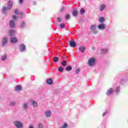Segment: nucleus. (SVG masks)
<instances>
[{
	"label": "nucleus",
	"mask_w": 128,
	"mask_h": 128,
	"mask_svg": "<svg viewBox=\"0 0 128 128\" xmlns=\"http://www.w3.org/2000/svg\"><path fill=\"white\" fill-rule=\"evenodd\" d=\"M11 42H17L18 38H11L10 39Z\"/></svg>",
	"instance_id": "13"
},
{
	"label": "nucleus",
	"mask_w": 128,
	"mask_h": 128,
	"mask_svg": "<svg viewBox=\"0 0 128 128\" xmlns=\"http://www.w3.org/2000/svg\"><path fill=\"white\" fill-rule=\"evenodd\" d=\"M58 22H62V18H58Z\"/></svg>",
	"instance_id": "38"
},
{
	"label": "nucleus",
	"mask_w": 128,
	"mask_h": 128,
	"mask_svg": "<svg viewBox=\"0 0 128 128\" xmlns=\"http://www.w3.org/2000/svg\"><path fill=\"white\" fill-rule=\"evenodd\" d=\"M66 60H63L62 62V65L63 66H66Z\"/></svg>",
	"instance_id": "22"
},
{
	"label": "nucleus",
	"mask_w": 128,
	"mask_h": 128,
	"mask_svg": "<svg viewBox=\"0 0 128 128\" xmlns=\"http://www.w3.org/2000/svg\"><path fill=\"white\" fill-rule=\"evenodd\" d=\"M46 82L48 84H52V78H49L47 80Z\"/></svg>",
	"instance_id": "19"
},
{
	"label": "nucleus",
	"mask_w": 128,
	"mask_h": 128,
	"mask_svg": "<svg viewBox=\"0 0 128 128\" xmlns=\"http://www.w3.org/2000/svg\"><path fill=\"white\" fill-rule=\"evenodd\" d=\"M45 116H46V118H50V116H52V112L50 111L49 110H48L46 112Z\"/></svg>",
	"instance_id": "8"
},
{
	"label": "nucleus",
	"mask_w": 128,
	"mask_h": 128,
	"mask_svg": "<svg viewBox=\"0 0 128 128\" xmlns=\"http://www.w3.org/2000/svg\"><path fill=\"white\" fill-rule=\"evenodd\" d=\"M120 87H117L116 88V92H120Z\"/></svg>",
	"instance_id": "35"
},
{
	"label": "nucleus",
	"mask_w": 128,
	"mask_h": 128,
	"mask_svg": "<svg viewBox=\"0 0 128 128\" xmlns=\"http://www.w3.org/2000/svg\"><path fill=\"white\" fill-rule=\"evenodd\" d=\"M53 60H54V62H58V58L54 57L53 58Z\"/></svg>",
	"instance_id": "24"
},
{
	"label": "nucleus",
	"mask_w": 128,
	"mask_h": 128,
	"mask_svg": "<svg viewBox=\"0 0 128 128\" xmlns=\"http://www.w3.org/2000/svg\"><path fill=\"white\" fill-rule=\"evenodd\" d=\"M16 34V31L14 30H10V36H14V34Z\"/></svg>",
	"instance_id": "17"
},
{
	"label": "nucleus",
	"mask_w": 128,
	"mask_h": 128,
	"mask_svg": "<svg viewBox=\"0 0 128 128\" xmlns=\"http://www.w3.org/2000/svg\"><path fill=\"white\" fill-rule=\"evenodd\" d=\"M23 24H24V22H23Z\"/></svg>",
	"instance_id": "44"
},
{
	"label": "nucleus",
	"mask_w": 128,
	"mask_h": 128,
	"mask_svg": "<svg viewBox=\"0 0 128 128\" xmlns=\"http://www.w3.org/2000/svg\"><path fill=\"white\" fill-rule=\"evenodd\" d=\"M58 72H64V68H62V67H59L58 68Z\"/></svg>",
	"instance_id": "29"
},
{
	"label": "nucleus",
	"mask_w": 128,
	"mask_h": 128,
	"mask_svg": "<svg viewBox=\"0 0 128 128\" xmlns=\"http://www.w3.org/2000/svg\"><path fill=\"white\" fill-rule=\"evenodd\" d=\"M29 128H34V126H30Z\"/></svg>",
	"instance_id": "42"
},
{
	"label": "nucleus",
	"mask_w": 128,
	"mask_h": 128,
	"mask_svg": "<svg viewBox=\"0 0 128 128\" xmlns=\"http://www.w3.org/2000/svg\"><path fill=\"white\" fill-rule=\"evenodd\" d=\"M10 28H14V26H16V25L14 24V20H11L10 22Z\"/></svg>",
	"instance_id": "10"
},
{
	"label": "nucleus",
	"mask_w": 128,
	"mask_h": 128,
	"mask_svg": "<svg viewBox=\"0 0 128 128\" xmlns=\"http://www.w3.org/2000/svg\"><path fill=\"white\" fill-rule=\"evenodd\" d=\"M90 29L92 32L94 34H96V25H92Z\"/></svg>",
	"instance_id": "3"
},
{
	"label": "nucleus",
	"mask_w": 128,
	"mask_h": 128,
	"mask_svg": "<svg viewBox=\"0 0 128 128\" xmlns=\"http://www.w3.org/2000/svg\"><path fill=\"white\" fill-rule=\"evenodd\" d=\"M80 72V68H78V69L76 70L75 72L76 74H79Z\"/></svg>",
	"instance_id": "31"
},
{
	"label": "nucleus",
	"mask_w": 128,
	"mask_h": 128,
	"mask_svg": "<svg viewBox=\"0 0 128 128\" xmlns=\"http://www.w3.org/2000/svg\"><path fill=\"white\" fill-rule=\"evenodd\" d=\"M104 18L102 17L99 19L100 22H104Z\"/></svg>",
	"instance_id": "26"
},
{
	"label": "nucleus",
	"mask_w": 128,
	"mask_h": 128,
	"mask_svg": "<svg viewBox=\"0 0 128 128\" xmlns=\"http://www.w3.org/2000/svg\"><path fill=\"white\" fill-rule=\"evenodd\" d=\"M106 114V112H104L102 114V116H104Z\"/></svg>",
	"instance_id": "41"
},
{
	"label": "nucleus",
	"mask_w": 128,
	"mask_h": 128,
	"mask_svg": "<svg viewBox=\"0 0 128 128\" xmlns=\"http://www.w3.org/2000/svg\"><path fill=\"white\" fill-rule=\"evenodd\" d=\"M68 128V124L64 123V126L61 128Z\"/></svg>",
	"instance_id": "30"
},
{
	"label": "nucleus",
	"mask_w": 128,
	"mask_h": 128,
	"mask_svg": "<svg viewBox=\"0 0 128 128\" xmlns=\"http://www.w3.org/2000/svg\"><path fill=\"white\" fill-rule=\"evenodd\" d=\"M12 8V1L10 0L7 6V10H10Z\"/></svg>",
	"instance_id": "4"
},
{
	"label": "nucleus",
	"mask_w": 128,
	"mask_h": 128,
	"mask_svg": "<svg viewBox=\"0 0 128 128\" xmlns=\"http://www.w3.org/2000/svg\"><path fill=\"white\" fill-rule=\"evenodd\" d=\"M26 46L24 44H21L20 45V51L21 52H24V50H26Z\"/></svg>",
	"instance_id": "6"
},
{
	"label": "nucleus",
	"mask_w": 128,
	"mask_h": 128,
	"mask_svg": "<svg viewBox=\"0 0 128 128\" xmlns=\"http://www.w3.org/2000/svg\"><path fill=\"white\" fill-rule=\"evenodd\" d=\"M24 108H28V105H26V104H24Z\"/></svg>",
	"instance_id": "39"
},
{
	"label": "nucleus",
	"mask_w": 128,
	"mask_h": 128,
	"mask_svg": "<svg viewBox=\"0 0 128 128\" xmlns=\"http://www.w3.org/2000/svg\"><path fill=\"white\" fill-rule=\"evenodd\" d=\"M32 106L34 108H36V106H38V102H36V101H33Z\"/></svg>",
	"instance_id": "23"
},
{
	"label": "nucleus",
	"mask_w": 128,
	"mask_h": 128,
	"mask_svg": "<svg viewBox=\"0 0 128 128\" xmlns=\"http://www.w3.org/2000/svg\"><path fill=\"white\" fill-rule=\"evenodd\" d=\"M72 70V68L70 66H67L65 68V70H66V72H70Z\"/></svg>",
	"instance_id": "14"
},
{
	"label": "nucleus",
	"mask_w": 128,
	"mask_h": 128,
	"mask_svg": "<svg viewBox=\"0 0 128 128\" xmlns=\"http://www.w3.org/2000/svg\"><path fill=\"white\" fill-rule=\"evenodd\" d=\"M15 90H17L18 92L20 90H22V86H17Z\"/></svg>",
	"instance_id": "20"
},
{
	"label": "nucleus",
	"mask_w": 128,
	"mask_h": 128,
	"mask_svg": "<svg viewBox=\"0 0 128 128\" xmlns=\"http://www.w3.org/2000/svg\"><path fill=\"white\" fill-rule=\"evenodd\" d=\"M70 18V15L68 14H66V16H65V18L66 20H68Z\"/></svg>",
	"instance_id": "28"
},
{
	"label": "nucleus",
	"mask_w": 128,
	"mask_h": 128,
	"mask_svg": "<svg viewBox=\"0 0 128 128\" xmlns=\"http://www.w3.org/2000/svg\"><path fill=\"white\" fill-rule=\"evenodd\" d=\"M104 8H106V6L104 5H102L100 6V10H101V12H102V10H104Z\"/></svg>",
	"instance_id": "25"
},
{
	"label": "nucleus",
	"mask_w": 128,
	"mask_h": 128,
	"mask_svg": "<svg viewBox=\"0 0 128 128\" xmlns=\"http://www.w3.org/2000/svg\"><path fill=\"white\" fill-rule=\"evenodd\" d=\"M44 126H42V124H38V128H42Z\"/></svg>",
	"instance_id": "34"
},
{
	"label": "nucleus",
	"mask_w": 128,
	"mask_h": 128,
	"mask_svg": "<svg viewBox=\"0 0 128 128\" xmlns=\"http://www.w3.org/2000/svg\"><path fill=\"white\" fill-rule=\"evenodd\" d=\"M112 92H114V89H112V88H110L107 90L106 94L107 96H110V94H112Z\"/></svg>",
	"instance_id": "7"
},
{
	"label": "nucleus",
	"mask_w": 128,
	"mask_h": 128,
	"mask_svg": "<svg viewBox=\"0 0 128 128\" xmlns=\"http://www.w3.org/2000/svg\"><path fill=\"white\" fill-rule=\"evenodd\" d=\"M94 50H96V48H94Z\"/></svg>",
	"instance_id": "43"
},
{
	"label": "nucleus",
	"mask_w": 128,
	"mask_h": 128,
	"mask_svg": "<svg viewBox=\"0 0 128 128\" xmlns=\"http://www.w3.org/2000/svg\"><path fill=\"white\" fill-rule=\"evenodd\" d=\"M108 52V49H102L101 54H106Z\"/></svg>",
	"instance_id": "21"
},
{
	"label": "nucleus",
	"mask_w": 128,
	"mask_h": 128,
	"mask_svg": "<svg viewBox=\"0 0 128 128\" xmlns=\"http://www.w3.org/2000/svg\"><path fill=\"white\" fill-rule=\"evenodd\" d=\"M69 44L72 48H76V42L74 40L70 41Z\"/></svg>",
	"instance_id": "9"
},
{
	"label": "nucleus",
	"mask_w": 128,
	"mask_h": 128,
	"mask_svg": "<svg viewBox=\"0 0 128 128\" xmlns=\"http://www.w3.org/2000/svg\"><path fill=\"white\" fill-rule=\"evenodd\" d=\"M6 58H8L6 54H4V56H2L1 60H6Z\"/></svg>",
	"instance_id": "18"
},
{
	"label": "nucleus",
	"mask_w": 128,
	"mask_h": 128,
	"mask_svg": "<svg viewBox=\"0 0 128 128\" xmlns=\"http://www.w3.org/2000/svg\"><path fill=\"white\" fill-rule=\"evenodd\" d=\"M98 28L99 30H105L106 29V25L104 24H100L98 26Z\"/></svg>",
	"instance_id": "11"
},
{
	"label": "nucleus",
	"mask_w": 128,
	"mask_h": 128,
	"mask_svg": "<svg viewBox=\"0 0 128 128\" xmlns=\"http://www.w3.org/2000/svg\"><path fill=\"white\" fill-rule=\"evenodd\" d=\"M64 26V23H62V24H60V28H62Z\"/></svg>",
	"instance_id": "32"
},
{
	"label": "nucleus",
	"mask_w": 128,
	"mask_h": 128,
	"mask_svg": "<svg viewBox=\"0 0 128 128\" xmlns=\"http://www.w3.org/2000/svg\"><path fill=\"white\" fill-rule=\"evenodd\" d=\"M80 14H84V9L82 8L80 10Z\"/></svg>",
	"instance_id": "33"
},
{
	"label": "nucleus",
	"mask_w": 128,
	"mask_h": 128,
	"mask_svg": "<svg viewBox=\"0 0 128 128\" xmlns=\"http://www.w3.org/2000/svg\"><path fill=\"white\" fill-rule=\"evenodd\" d=\"M8 42V38H3L2 40V46H6V44Z\"/></svg>",
	"instance_id": "12"
},
{
	"label": "nucleus",
	"mask_w": 128,
	"mask_h": 128,
	"mask_svg": "<svg viewBox=\"0 0 128 128\" xmlns=\"http://www.w3.org/2000/svg\"><path fill=\"white\" fill-rule=\"evenodd\" d=\"M14 13L16 14H18V16H18V18H22V12H18V9H16L15 10V11H14Z\"/></svg>",
	"instance_id": "2"
},
{
	"label": "nucleus",
	"mask_w": 128,
	"mask_h": 128,
	"mask_svg": "<svg viewBox=\"0 0 128 128\" xmlns=\"http://www.w3.org/2000/svg\"><path fill=\"white\" fill-rule=\"evenodd\" d=\"M14 104H16V103L14 102H11L10 103V106H14Z\"/></svg>",
	"instance_id": "36"
},
{
	"label": "nucleus",
	"mask_w": 128,
	"mask_h": 128,
	"mask_svg": "<svg viewBox=\"0 0 128 128\" xmlns=\"http://www.w3.org/2000/svg\"><path fill=\"white\" fill-rule=\"evenodd\" d=\"M94 62H96V59L94 58H91L88 60L89 66H94Z\"/></svg>",
	"instance_id": "5"
},
{
	"label": "nucleus",
	"mask_w": 128,
	"mask_h": 128,
	"mask_svg": "<svg viewBox=\"0 0 128 128\" xmlns=\"http://www.w3.org/2000/svg\"><path fill=\"white\" fill-rule=\"evenodd\" d=\"M20 4H22V2H24V0H19Z\"/></svg>",
	"instance_id": "40"
},
{
	"label": "nucleus",
	"mask_w": 128,
	"mask_h": 128,
	"mask_svg": "<svg viewBox=\"0 0 128 128\" xmlns=\"http://www.w3.org/2000/svg\"><path fill=\"white\" fill-rule=\"evenodd\" d=\"M78 10H72V14L74 16H78Z\"/></svg>",
	"instance_id": "16"
},
{
	"label": "nucleus",
	"mask_w": 128,
	"mask_h": 128,
	"mask_svg": "<svg viewBox=\"0 0 128 128\" xmlns=\"http://www.w3.org/2000/svg\"><path fill=\"white\" fill-rule=\"evenodd\" d=\"M6 10H8V8H6V7L4 6L3 10H2L3 13L4 14Z\"/></svg>",
	"instance_id": "27"
},
{
	"label": "nucleus",
	"mask_w": 128,
	"mask_h": 128,
	"mask_svg": "<svg viewBox=\"0 0 128 128\" xmlns=\"http://www.w3.org/2000/svg\"><path fill=\"white\" fill-rule=\"evenodd\" d=\"M12 18H14V20H18V18H16V16L14 15L12 16Z\"/></svg>",
	"instance_id": "37"
},
{
	"label": "nucleus",
	"mask_w": 128,
	"mask_h": 128,
	"mask_svg": "<svg viewBox=\"0 0 128 128\" xmlns=\"http://www.w3.org/2000/svg\"><path fill=\"white\" fill-rule=\"evenodd\" d=\"M79 50H80V52H84L85 50H86V47L84 46H81L79 48Z\"/></svg>",
	"instance_id": "15"
},
{
	"label": "nucleus",
	"mask_w": 128,
	"mask_h": 128,
	"mask_svg": "<svg viewBox=\"0 0 128 128\" xmlns=\"http://www.w3.org/2000/svg\"><path fill=\"white\" fill-rule=\"evenodd\" d=\"M14 124L16 128H22V124L19 121L16 120L14 122Z\"/></svg>",
	"instance_id": "1"
}]
</instances>
